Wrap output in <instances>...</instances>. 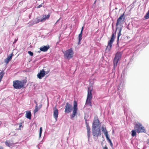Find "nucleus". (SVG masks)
Instances as JSON below:
<instances>
[{"mask_svg":"<svg viewBox=\"0 0 149 149\" xmlns=\"http://www.w3.org/2000/svg\"><path fill=\"white\" fill-rule=\"evenodd\" d=\"M42 132V127H40V128L39 136V137H40L41 135V134Z\"/></svg>","mask_w":149,"mask_h":149,"instance_id":"26","label":"nucleus"},{"mask_svg":"<svg viewBox=\"0 0 149 149\" xmlns=\"http://www.w3.org/2000/svg\"><path fill=\"white\" fill-rule=\"evenodd\" d=\"M100 121L97 117H95L94 120L93 122L92 128H96L99 125Z\"/></svg>","mask_w":149,"mask_h":149,"instance_id":"11","label":"nucleus"},{"mask_svg":"<svg viewBox=\"0 0 149 149\" xmlns=\"http://www.w3.org/2000/svg\"><path fill=\"white\" fill-rule=\"evenodd\" d=\"M34 102L36 104V106L38 105V103L36 100H34Z\"/></svg>","mask_w":149,"mask_h":149,"instance_id":"33","label":"nucleus"},{"mask_svg":"<svg viewBox=\"0 0 149 149\" xmlns=\"http://www.w3.org/2000/svg\"><path fill=\"white\" fill-rule=\"evenodd\" d=\"M82 33H80L79 35L78 38H79V44H80V42L81 41L82 39Z\"/></svg>","mask_w":149,"mask_h":149,"instance_id":"19","label":"nucleus"},{"mask_svg":"<svg viewBox=\"0 0 149 149\" xmlns=\"http://www.w3.org/2000/svg\"><path fill=\"white\" fill-rule=\"evenodd\" d=\"M84 29V26H83L81 28V31L80 33H83V31Z\"/></svg>","mask_w":149,"mask_h":149,"instance_id":"32","label":"nucleus"},{"mask_svg":"<svg viewBox=\"0 0 149 149\" xmlns=\"http://www.w3.org/2000/svg\"><path fill=\"white\" fill-rule=\"evenodd\" d=\"M114 33H113L110 40L108 42V45L105 49L106 51L109 52L111 50L113 42L114 40Z\"/></svg>","mask_w":149,"mask_h":149,"instance_id":"5","label":"nucleus"},{"mask_svg":"<svg viewBox=\"0 0 149 149\" xmlns=\"http://www.w3.org/2000/svg\"><path fill=\"white\" fill-rule=\"evenodd\" d=\"M28 53L31 56H33V53L31 51L28 52Z\"/></svg>","mask_w":149,"mask_h":149,"instance_id":"28","label":"nucleus"},{"mask_svg":"<svg viewBox=\"0 0 149 149\" xmlns=\"http://www.w3.org/2000/svg\"><path fill=\"white\" fill-rule=\"evenodd\" d=\"M107 140H108L109 142V143L110 146L111 147H113V143L110 140V139L108 137V136L107 137H106Z\"/></svg>","mask_w":149,"mask_h":149,"instance_id":"20","label":"nucleus"},{"mask_svg":"<svg viewBox=\"0 0 149 149\" xmlns=\"http://www.w3.org/2000/svg\"><path fill=\"white\" fill-rule=\"evenodd\" d=\"M58 110L57 109V108H56V107H55L54 109L53 116H54V118H55V120L56 121H57V118L58 117Z\"/></svg>","mask_w":149,"mask_h":149,"instance_id":"13","label":"nucleus"},{"mask_svg":"<svg viewBox=\"0 0 149 149\" xmlns=\"http://www.w3.org/2000/svg\"><path fill=\"white\" fill-rule=\"evenodd\" d=\"M64 57L68 60L71 58L73 56L74 52L72 48L68 49L63 52Z\"/></svg>","mask_w":149,"mask_h":149,"instance_id":"3","label":"nucleus"},{"mask_svg":"<svg viewBox=\"0 0 149 149\" xmlns=\"http://www.w3.org/2000/svg\"><path fill=\"white\" fill-rule=\"evenodd\" d=\"M14 132H11L10 134H14V135H15V134H14Z\"/></svg>","mask_w":149,"mask_h":149,"instance_id":"35","label":"nucleus"},{"mask_svg":"<svg viewBox=\"0 0 149 149\" xmlns=\"http://www.w3.org/2000/svg\"><path fill=\"white\" fill-rule=\"evenodd\" d=\"M50 16V15L49 14H48L47 15H43L42 18L41 19V21L44 22L46 20V19H48Z\"/></svg>","mask_w":149,"mask_h":149,"instance_id":"17","label":"nucleus"},{"mask_svg":"<svg viewBox=\"0 0 149 149\" xmlns=\"http://www.w3.org/2000/svg\"><path fill=\"white\" fill-rule=\"evenodd\" d=\"M22 123H19V127H21L22 125Z\"/></svg>","mask_w":149,"mask_h":149,"instance_id":"34","label":"nucleus"},{"mask_svg":"<svg viewBox=\"0 0 149 149\" xmlns=\"http://www.w3.org/2000/svg\"><path fill=\"white\" fill-rule=\"evenodd\" d=\"M92 90L90 89V88H88L87 97L85 103L86 105H89L91 107L92 106Z\"/></svg>","mask_w":149,"mask_h":149,"instance_id":"2","label":"nucleus"},{"mask_svg":"<svg viewBox=\"0 0 149 149\" xmlns=\"http://www.w3.org/2000/svg\"><path fill=\"white\" fill-rule=\"evenodd\" d=\"M101 129L102 131L103 132L104 134L105 135L106 137L108 136V132H107L105 127H104L103 126L102 127Z\"/></svg>","mask_w":149,"mask_h":149,"instance_id":"16","label":"nucleus"},{"mask_svg":"<svg viewBox=\"0 0 149 149\" xmlns=\"http://www.w3.org/2000/svg\"><path fill=\"white\" fill-rule=\"evenodd\" d=\"M46 72L44 69H42L40 70V72L37 75L38 78L41 79L42 77H44L45 75Z\"/></svg>","mask_w":149,"mask_h":149,"instance_id":"12","label":"nucleus"},{"mask_svg":"<svg viewBox=\"0 0 149 149\" xmlns=\"http://www.w3.org/2000/svg\"><path fill=\"white\" fill-rule=\"evenodd\" d=\"M43 21H41V19H36V20L34 22V24H37L39 22H42Z\"/></svg>","mask_w":149,"mask_h":149,"instance_id":"23","label":"nucleus"},{"mask_svg":"<svg viewBox=\"0 0 149 149\" xmlns=\"http://www.w3.org/2000/svg\"><path fill=\"white\" fill-rule=\"evenodd\" d=\"M77 103L75 101H74V106H73V110L72 111V113L71 116V118L73 119L74 117L75 116L77 115Z\"/></svg>","mask_w":149,"mask_h":149,"instance_id":"7","label":"nucleus"},{"mask_svg":"<svg viewBox=\"0 0 149 149\" xmlns=\"http://www.w3.org/2000/svg\"><path fill=\"white\" fill-rule=\"evenodd\" d=\"M4 143H5V144L6 145V146H10L9 143L7 141H5L4 142Z\"/></svg>","mask_w":149,"mask_h":149,"instance_id":"29","label":"nucleus"},{"mask_svg":"<svg viewBox=\"0 0 149 149\" xmlns=\"http://www.w3.org/2000/svg\"><path fill=\"white\" fill-rule=\"evenodd\" d=\"M49 45L44 46L42 47H41L40 48V50L41 51L45 52L49 49Z\"/></svg>","mask_w":149,"mask_h":149,"instance_id":"15","label":"nucleus"},{"mask_svg":"<svg viewBox=\"0 0 149 149\" xmlns=\"http://www.w3.org/2000/svg\"><path fill=\"white\" fill-rule=\"evenodd\" d=\"M125 19V16L124 15V13L118 19L116 24V26L123 24Z\"/></svg>","mask_w":149,"mask_h":149,"instance_id":"8","label":"nucleus"},{"mask_svg":"<svg viewBox=\"0 0 149 149\" xmlns=\"http://www.w3.org/2000/svg\"><path fill=\"white\" fill-rule=\"evenodd\" d=\"M25 116L27 118L29 119H31V112L30 111H26Z\"/></svg>","mask_w":149,"mask_h":149,"instance_id":"18","label":"nucleus"},{"mask_svg":"<svg viewBox=\"0 0 149 149\" xmlns=\"http://www.w3.org/2000/svg\"><path fill=\"white\" fill-rule=\"evenodd\" d=\"M92 134L94 137V138L100 136L101 134L100 129V128L97 129L96 128H92Z\"/></svg>","mask_w":149,"mask_h":149,"instance_id":"6","label":"nucleus"},{"mask_svg":"<svg viewBox=\"0 0 149 149\" xmlns=\"http://www.w3.org/2000/svg\"><path fill=\"white\" fill-rule=\"evenodd\" d=\"M72 105L68 102H67L65 107V113H69L72 111Z\"/></svg>","mask_w":149,"mask_h":149,"instance_id":"9","label":"nucleus"},{"mask_svg":"<svg viewBox=\"0 0 149 149\" xmlns=\"http://www.w3.org/2000/svg\"><path fill=\"white\" fill-rule=\"evenodd\" d=\"M43 3H42V4H40V5H39V6H38L36 8H40L41 7H42V4H43Z\"/></svg>","mask_w":149,"mask_h":149,"instance_id":"30","label":"nucleus"},{"mask_svg":"<svg viewBox=\"0 0 149 149\" xmlns=\"http://www.w3.org/2000/svg\"><path fill=\"white\" fill-rule=\"evenodd\" d=\"M122 53L120 52L116 53L115 55V57L113 60V68H115L117 66L118 61L120 59Z\"/></svg>","mask_w":149,"mask_h":149,"instance_id":"4","label":"nucleus"},{"mask_svg":"<svg viewBox=\"0 0 149 149\" xmlns=\"http://www.w3.org/2000/svg\"><path fill=\"white\" fill-rule=\"evenodd\" d=\"M121 30L122 29H121V28H120V29H119V33H118V38H117V40H118H118H119V37L121 35Z\"/></svg>","mask_w":149,"mask_h":149,"instance_id":"21","label":"nucleus"},{"mask_svg":"<svg viewBox=\"0 0 149 149\" xmlns=\"http://www.w3.org/2000/svg\"><path fill=\"white\" fill-rule=\"evenodd\" d=\"M132 136H134L136 135V132L135 130H132Z\"/></svg>","mask_w":149,"mask_h":149,"instance_id":"24","label":"nucleus"},{"mask_svg":"<svg viewBox=\"0 0 149 149\" xmlns=\"http://www.w3.org/2000/svg\"><path fill=\"white\" fill-rule=\"evenodd\" d=\"M135 127L139 132H146V131L144 127H143L141 124H136Z\"/></svg>","mask_w":149,"mask_h":149,"instance_id":"10","label":"nucleus"},{"mask_svg":"<svg viewBox=\"0 0 149 149\" xmlns=\"http://www.w3.org/2000/svg\"><path fill=\"white\" fill-rule=\"evenodd\" d=\"M40 109L38 107V106H36L35 108L34 111V113L37 112Z\"/></svg>","mask_w":149,"mask_h":149,"instance_id":"22","label":"nucleus"},{"mask_svg":"<svg viewBox=\"0 0 149 149\" xmlns=\"http://www.w3.org/2000/svg\"><path fill=\"white\" fill-rule=\"evenodd\" d=\"M103 149H108V148L106 146H105L103 148Z\"/></svg>","mask_w":149,"mask_h":149,"instance_id":"31","label":"nucleus"},{"mask_svg":"<svg viewBox=\"0 0 149 149\" xmlns=\"http://www.w3.org/2000/svg\"><path fill=\"white\" fill-rule=\"evenodd\" d=\"M27 82L26 79L19 81L16 80L13 81V86L15 89H21L24 88L25 84Z\"/></svg>","mask_w":149,"mask_h":149,"instance_id":"1","label":"nucleus"},{"mask_svg":"<svg viewBox=\"0 0 149 149\" xmlns=\"http://www.w3.org/2000/svg\"><path fill=\"white\" fill-rule=\"evenodd\" d=\"M42 104H40L39 106V107L40 109L42 107Z\"/></svg>","mask_w":149,"mask_h":149,"instance_id":"36","label":"nucleus"},{"mask_svg":"<svg viewBox=\"0 0 149 149\" xmlns=\"http://www.w3.org/2000/svg\"><path fill=\"white\" fill-rule=\"evenodd\" d=\"M49 72V70L48 71H47L45 72H46L45 74L46 73V74H47Z\"/></svg>","mask_w":149,"mask_h":149,"instance_id":"37","label":"nucleus"},{"mask_svg":"<svg viewBox=\"0 0 149 149\" xmlns=\"http://www.w3.org/2000/svg\"><path fill=\"white\" fill-rule=\"evenodd\" d=\"M10 61V60L8 59L7 58L4 59V61L5 63H6L7 64Z\"/></svg>","mask_w":149,"mask_h":149,"instance_id":"27","label":"nucleus"},{"mask_svg":"<svg viewBox=\"0 0 149 149\" xmlns=\"http://www.w3.org/2000/svg\"><path fill=\"white\" fill-rule=\"evenodd\" d=\"M0 149H3V148L1 146H0Z\"/></svg>","mask_w":149,"mask_h":149,"instance_id":"38","label":"nucleus"},{"mask_svg":"<svg viewBox=\"0 0 149 149\" xmlns=\"http://www.w3.org/2000/svg\"><path fill=\"white\" fill-rule=\"evenodd\" d=\"M13 53L10 54L7 57V58L9 59V60H10L12 59V57L13 56Z\"/></svg>","mask_w":149,"mask_h":149,"instance_id":"25","label":"nucleus"},{"mask_svg":"<svg viewBox=\"0 0 149 149\" xmlns=\"http://www.w3.org/2000/svg\"><path fill=\"white\" fill-rule=\"evenodd\" d=\"M59 19H58V20L56 22V23L55 24H56L57 22H58L59 21Z\"/></svg>","mask_w":149,"mask_h":149,"instance_id":"39","label":"nucleus"},{"mask_svg":"<svg viewBox=\"0 0 149 149\" xmlns=\"http://www.w3.org/2000/svg\"><path fill=\"white\" fill-rule=\"evenodd\" d=\"M85 124L87 130L88 137V138L90 136V133H91L90 128L89 126L88 123H87L86 120Z\"/></svg>","mask_w":149,"mask_h":149,"instance_id":"14","label":"nucleus"}]
</instances>
